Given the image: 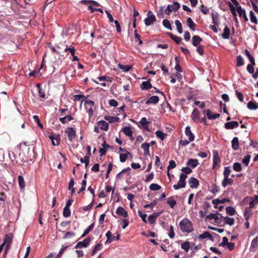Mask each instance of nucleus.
<instances>
[{
	"label": "nucleus",
	"mask_w": 258,
	"mask_h": 258,
	"mask_svg": "<svg viewBox=\"0 0 258 258\" xmlns=\"http://www.w3.org/2000/svg\"><path fill=\"white\" fill-rule=\"evenodd\" d=\"M191 118L195 122L199 120L200 118V112L197 108L194 109L191 115Z\"/></svg>",
	"instance_id": "10"
},
{
	"label": "nucleus",
	"mask_w": 258,
	"mask_h": 258,
	"mask_svg": "<svg viewBox=\"0 0 258 258\" xmlns=\"http://www.w3.org/2000/svg\"><path fill=\"white\" fill-rule=\"evenodd\" d=\"M102 247V244L101 243H98L97 244H96L94 246L92 254H94L97 251H98L99 250H100L101 249Z\"/></svg>",
	"instance_id": "63"
},
{
	"label": "nucleus",
	"mask_w": 258,
	"mask_h": 258,
	"mask_svg": "<svg viewBox=\"0 0 258 258\" xmlns=\"http://www.w3.org/2000/svg\"><path fill=\"white\" fill-rule=\"evenodd\" d=\"M157 201H158V199H156L154 200L150 204L144 205V208H150L151 209H153V207H155L157 204Z\"/></svg>",
	"instance_id": "48"
},
{
	"label": "nucleus",
	"mask_w": 258,
	"mask_h": 258,
	"mask_svg": "<svg viewBox=\"0 0 258 258\" xmlns=\"http://www.w3.org/2000/svg\"><path fill=\"white\" fill-rule=\"evenodd\" d=\"M33 119H34V120L37 122V125L38 126L41 128V129L43 128V125L40 122V120H39V118L38 117V116L37 115H34L33 116Z\"/></svg>",
	"instance_id": "58"
},
{
	"label": "nucleus",
	"mask_w": 258,
	"mask_h": 258,
	"mask_svg": "<svg viewBox=\"0 0 258 258\" xmlns=\"http://www.w3.org/2000/svg\"><path fill=\"white\" fill-rule=\"evenodd\" d=\"M71 215V211L69 208L64 207L63 210V216L64 217H68Z\"/></svg>",
	"instance_id": "52"
},
{
	"label": "nucleus",
	"mask_w": 258,
	"mask_h": 258,
	"mask_svg": "<svg viewBox=\"0 0 258 258\" xmlns=\"http://www.w3.org/2000/svg\"><path fill=\"white\" fill-rule=\"evenodd\" d=\"M216 214L218 215H220L222 218H223L224 219V223L226 224L229 225V226H232L234 224V219L232 218H230L228 216L224 217L222 216L221 214H220L218 212H216Z\"/></svg>",
	"instance_id": "17"
},
{
	"label": "nucleus",
	"mask_w": 258,
	"mask_h": 258,
	"mask_svg": "<svg viewBox=\"0 0 258 258\" xmlns=\"http://www.w3.org/2000/svg\"><path fill=\"white\" fill-rule=\"evenodd\" d=\"M147 16L144 20V22L146 26H149L156 21V17L151 11H148Z\"/></svg>",
	"instance_id": "6"
},
{
	"label": "nucleus",
	"mask_w": 258,
	"mask_h": 258,
	"mask_svg": "<svg viewBox=\"0 0 258 258\" xmlns=\"http://www.w3.org/2000/svg\"><path fill=\"white\" fill-rule=\"evenodd\" d=\"M91 239L89 237L86 238L82 241V247H86L90 242Z\"/></svg>",
	"instance_id": "56"
},
{
	"label": "nucleus",
	"mask_w": 258,
	"mask_h": 258,
	"mask_svg": "<svg viewBox=\"0 0 258 258\" xmlns=\"http://www.w3.org/2000/svg\"><path fill=\"white\" fill-rule=\"evenodd\" d=\"M202 41V38H201L199 35H194L192 37V44L194 46H197L200 45Z\"/></svg>",
	"instance_id": "16"
},
{
	"label": "nucleus",
	"mask_w": 258,
	"mask_h": 258,
	"mask_svg": "<svg viewBox=\"0 0 258 258\" xmlns=\"http://www.w3.org/2000/svg\"><path fill=\"white\" fill-rule=\"evenodd\" d=\"M258 247V238L257 237L254 238L251 242L249 250L251 252H255Z\"/></svg>",
	"instance_id": "13"
},
{
	"label": "nucleus",
	"mask_w": 258,
	"mask_h": 258,
	"mask_svg": "<svg viewBox=\"0 0 258 258\" xmlns=\"http://www.w3.org/2000/svg\"><path fill=\"white\" fill-rule=\"evenodd\" d=\"M168 236L171 239H172L174 237L175 233L174 231V228L172 225H171L170 226V229H169V232L168 233Z\"/></svg>",
	"instance_id": "59"
},
{
	"label": "nucleus",
	"mask_w": 258,
	"mask_h": 258,
	"mask_svg": "<svg viewBox=\"0 0 258 258\" xmlns=\"http://www.w3.org/2000/svg\"><path fill=\"white\" fill-rule=\"evenodd\" d=\"M66 133L68 134L69 139L71 141H72L76 136V132L72 127H68Z\"/></svg>",
	"instance_id": "19"
},
{
	"label": "nucleus",
	"mask_w": 258,
	"mask_h": 258,
	"mask_svg": "<svg viewBox=\"0 0 258 258\" xmlns=\"http://www.w3.org/2000/svg\"><path fill=\"white\" fill-rule=\"evenodd\" d=\"M73 119V117L71 115H67L63 117L59 118V120L63 124H65Z\"/></svg>",
	"instance_id": "30"
},
{
	"label": "nucleus",
	"mask_w": 258,
	"mask_h": 258,
	"mask_svg": "<svg viewBox=\"0 0 258 258\" xmlns=\"http://www.w3.org/2000/svg\"><path fill=\"white\" fill-rule=\"evenodd\" d=\"M105 119L108 121L110 123L114 122V121H117L119 119V118L117 117L111 116H106L105 117Z\"/></svg>",
	"instance_id": "44"
},
{
	"label": "nucleus",
	"mask_w": 258,
	"mask_h": 258,
	"mask_svg": "<svg viewBox=\"0 0 258 258\" xmlns=\"http://www.w3.org/2000/svg\"><path fill=\"white\" fill-rule=\"evenodd\" d=\"M139 122L145 130L148 131H149L148 124L149 123V122L147 121L146 117L142 118Z\"/></svg>",
	"instance_id": "29"
},
{
	"label": "nucleus",
	"mask_w": 258,
	"mask_h": 258,
	"mask_svg": "<svg viewBox=\"0 0 258 258\" xmlns=\"http://www.w3.org/2000/svg\"><path fill=\"white\" fill-rule=\"evenodd\" d=\"M139 216L142 218V221L145 223H147V214H143L141 211H138V212Z\"/></svg>",
	"instance_id": "55"
},
{
	"label": "nucleus",
	"mask_w": 258,
	"mask_h": 258,
	"mask_svg": "<svg viewBox=\"0 0 258 258\" xmlns=\"http://www.w3.org/2000/svg\"><path fill=\"white\" fill-rule=\"evenodd\" d=\"M181 171L185 174H189L192 172V170L189 167H182Z\"/></svg>",
	"instance_id": "64"
},
{
	"label": "nucleus",
	"mask_w": 258,
	"mask_h": 258,
	"mask_svg": "<svg viewBox=\"0 0 258 258\" xmlns=\"http://www.w3.org/2000/svg\"><path fill=\"white\" fill-rule=\"evenodd\" d=\"M128 155H130L131 156H132V154L128 152V151H126V153H121L119 155V159H120V161L121 162H124L126 161V158H127V156Z\"/></svg>",
	"instance_id": "35"
},
{
	"label": "nucleus",
	"mask_w": 258,
	"mask_h": 258,
	"mask_svg": "<svg viewBox=\"0 0 258 258\" xmlns=\"http://www.w3.org/2000/svg\"><path fill=\"white\" fill-rule=\"evenodd\" d=\"M221 160L220 159L219 153L217 151L215 150L213 151V169L219 168L220 166Z\"/></svg>",
	"instance_id": "5"
},
{
	"label": "nucleus",
	"mask_w": 258,
	"mask_h": 258,
	"mask_svg": "<svg viewBox=\"0 0 258 258\" xmlns=\"http://www.w3.org/2000/svg\"><path fill=\"white\" fill-rule=\"evenodd\" d=\"M247 107L250 110H256L258 108L257 103L252 101H250L247 103Z\"/></svg>",
	"instance_id": "32"
},
{
	"label": "nucleus",
	"mask_w": 258,
	"mask_h": 258,
	"mask_svg": "<svg viewBox=\"0 0 258 258\" xmlns=\"http://www.w3.org/2000/svg\"><path fill=\"white\" fill-rule=\"evenodd\" d=\"M201 11L204 14H207L209 12V10L208 9V8L204 6V5H201L200 7Z\"/></svg>",
	"instance_id": "62"
},
{
	"label": "nucleus",
	"mask_w": 258,
	"mask_h": 258,
	"mask_svg": "<svg viewBox=\"0 0 258 258\" xmlns=\"http://www.w3.org/2000/svg\"><path fill=\"white\" fill-rule=\"evenodd\" d=\"M149 188L152 190H157L160 189L161 187L156 183H152L149 186Z\"/></svg>",
	"instance_id": "53"
},
{
	"label": "nucleus",
	"mask_w": 258,
	"mask_h": 258,
	"mask_svg": "<svg viewBox=\"0 0 258 258\" xmlns=\"http://www.w3.org/2000/svg\"><path fill=\"white\" fill-rule=\"evenodd\" d=\"M181 231L184 233H189L193 231V226L191 222L187 218H184L179 223Z\"/></svg>",
	"instance_id": "1"
},
{
	"label": "nucleus",
	"mask_w": 258,
	"mask_h": 258,
	"mask_svg": "<svg viewBox=\"0 0 258 258\" xmlns=\"http://www.w3.org/2000/svg\"><path fill=\"white\" fill-rule=\"evenodd\" d=\"M254 66L255 65H253L251 64H249L247 65L246 70L249 74H252H252H253V73L254 72Z\"/></svg>",
	"instance_id": "57"
},
{
	"label": "nucleus",
	"mask_w": 258,
	"mask_h": 258,
	"mask_svg": "<svg viewBox=\"0 0 258 258\" xmlns=\"http://www.w3.org/2000/svg\"><path fill=\"white\" fill-rule=\"evenodd\" d=\"M106 237H107V240L105 242V243H111V242L114 240H118L119 239L120 235L117 234V236H114L112 235L111 232L110 231L107 232L105 234Z\"/></svg>",
	"instance_id": "7"
},
{
	"label": "nucleus",
	"mask_w": 258,
	"mask_h": 258,
	"mask_svg": "<svg viewBox=\"0 0 258 258\" xmlns=\"http://www.w3.org/2000/svg\"><path fill=\"white\" fill-rule=\"evenodd\" d=\"M249 16H250V21L255 24H257V18H256L254 13L252 11H250Z\"/></svg>",
	"instance_id": "42"
},
{
	"label": "nucleus",
	"mask_w": 258,
	"mask_h": 258,
	"mask_svg": "<svg viewBox=\"0 0 258 258\" xmlns=\"http://www.w3.org/2000/svg\"><path fill=\"white\" fill-rule=\"evenodd\" d=\"M244 64V60L243 58L240 56H237L236 57V66L240 67Z\"/></svg>",
	"instance_id": "45"
},
{
	"label": "nucleus",
	"mask_w": 258,
	"mask_h": 258,
	"mask_svg": "<svg viewBox=\"0 0 258 258\" xmlns=\"http://www.w3.org/2000/svg\"><path fill=\"white\" fill-rule=\"evenodd\" d=\"M84 101L85 102V107L86 109H88V106H89V108L88 109V112L89 115H92L93 110L92 107L94 105V102L89 99L88 97H86L85 96L82 95V103Z\"/></svg>",
	"instance_id": "3"
},
{
	"label": "nucleus",
	"mask_w": 258,
	"mask_h": 258,
	"mask_svg": "<svg viewBox=\"0 0 258 258\" xmlns=\"http://www.w3.org/2000/svg\"><path fill=\"white\" fill-rule=\"evenodd\" d=\"M186 185V181L181 180L179 179L178 183L176 184L173 185V187L175 190H177L180 188L185 187Z\"/></svg>",
	"instance_id": "25"
},
{
	"label": "nucleus",
	"mask_w": 258,
	"mask_h": 258,
	"mask_svg": "<svg viewBox=\"0 0 258 258\" xmlns=\"http://www.w3.org/2000/svg\"><path fill=\"white\" fill-rule=\"evenodd\" d=\"M232 148L233 150H236L239 148V144L237 137H234L231 141Z\"/></svg>",
	"instance_id": "26"
},
{
	"label": "nucleus",
	"mask_w": 258,
	"mask_h": 258,
	"mask_svg": "<svg viewBox=\"0 0 258 258\" xmlns=\"http://www.w3.org/2000/svg\"><path fill=\"white\" fill-rule=\"evenodd\" d=\"M163 25L165 27H166V28L170 30H171L172 29L170 22L167 19H164L163 20Z\"/></svg>",
	"instance_id": "47"
},
{
	"label": "nucleus",
	"mask_w": 258,
	"mask_h": 258,
	"mask_svg": "<svg viewBox=\"0 0 258 258\" xmlns=\"http://www.w3.org/2000/svg\"><path fill=\"white\" fill-rule=\"evenodd\" d=\"M175 24L176 26L178 32L179 34H181L182 33V28L181 22L178 20H176L175 21Z\"/></svg>",
	"instance_id": "40"
},
{
	"label": "nucleus",
	"mask_w": 258,
	"mask_h": 258,
	"mask_svg": "<svg viewBox=\"0 0 258 258\" xmlns=\"http://www.w3.org/2000/svg\"><path fill=\"white\" fill-rule=\"evenodd\" d=\"M99 127L102 130L107 131L109 128L108 123L104 120L99 121L98 122Z\"/></svg>",
	"instance_id": "20"
},
{
	"label": "nucleus",
	"mask_w": 258,
	"mask_h": 258,
	"mask_svg": "<svg viewBox=\"0 0 258 258\" xmlns=\"http://www.w3.org/2000/svg\"><path fill=\"white\" fill-rule=\"evenodd\" d=\"M236 11L238 13L240 17H243L245 21H248V19L246 15V12L244 9H242L241 6H239L236 8Z\"/></svg>",
	"instance_id": "12"
},
{
	"label": "nucleus",
	"mask_w": 258,
	"mask_h": 258,
	"mask_svg": "<svg viewBox=\"0 0 258 258\" xmlns=\"http://www.w3.org/2000/svg\"><path fill=\"white\" fill-rule=\"evenodd\" d=\"M13 238V235L12 233H9L5 235L4 241L3 244H4V245H6V246L5 249V254L3 255V258L5 257L6 253L12 244Z\"/></svg>",
	"instance_id": "4"
},
{
	"label": "nucleus",
	"mask_w": 258,
	"mask_h": 258,
	"mask_svg": "<svg viewBox=\"0 0 258 258\" xmlns=\"http://www.w3.org/2000/svg\"><path fill=\"white\" fill-rule=\"evenodd\" d=\"M149 148L150 144L148 143H144L141 145V148L144 150V155L150 156Z\"/></svg>",
	"instance_id": "23"
},
{
	"label": "nucleus",
	"mask_w": 258,
	"mask_h": 258,
	"mask_svg": "<svg viewBox=\"0 0 258 258\" xmlns=\"http://www.w3.org/2000/svg\"><path fill=\"white\" fill-rule=\"evenodd\" d=\"M197 51L200 55H203L204 54V47L203 45H199L197 46Z\"/></svg>",
	"instance_id": "51"
},
{
	"label": "nucleus",
	"mask_w": 258,
	"mask_h": 258,
	"mask_svg": "<svg viewBox=\"0 0 258 258\" xmlns=\"http://www.w3.org/2000/svg\"><path fill=\"white\" fill-rule=\"evenodd\" d=\"M162 213V212H155L152 215H150L148 218L147 222L149 221V224H153L156 221V219Z\"/></svg>",
	"instance_id": "8"
},
{
	"label": "nucleus",
	"mask_w": 258,
	"mask_h": 258,
	"mask_svg": "<svg viewBox=\"0 0 258 258\" xmlns=\"http://www.w3.org/2000/svg\"><path fill=\"white\" fill-rule=\"evenodd\" d=\"M123 133L127 137H130L131 139H133V132L132 131L130 126H125L122 130Z\"/></svg>",
	"instance_id": "21"
},
{
	"label": "nucleus",
	"mask_w": 258,
	"mask_h": 258,
	"mask_svg": "<svg viewBox=\"0 0 258 258\" xmlns=\"http://www.w3.org/2000/svg\"><path fill=\"white\" fill-rule=\"evenodd\" d=\"M18 180L20 188L21 189H24L25 187V182L23 177L22 175H19Z\"/></svg>",
	"instance_id": "33"
},
{
	"label": "nucleus",
	"mask_w": 258,
	"mask_h": 258,
	"mask_svg": "<svg viewBox=\"0 0 258 258\" xmlns=\"http://www.w3.org/2000/svg\"><path fill=\"white\" fill-rule=\"evenodd\" d=\"M226 212L227 214L233 216L235 214L236 211L233 207L229 206L226 208Z\"/></svg>",
	"instance_id": "37"
},
{
	"label": "nucleus",
	"mask_w": 258,
	"mask_h": 258,
	"mask_svg": "<svg viewBox=\"0 0 258 258\" xmlns=\"http://www.w3.org/2000/svg\"><path fill=\"white\" fill-rule=\"evenodd\" d=\"M49 138L51 140L53 145L59 144V140H58L57 138H54L53 136H50Z\"/></svg>",
	"instance_id": "61"
},
{
	"label": "nucleus",
	"mask_w": 258,
	"mask_h": 258,
	"mask_svg": "<svg viewBox=\"0 0 258 258\" xmlns=\"http://www.w3.org/2000/svg\"><path fill=\"white\" fill-rule=\"evenodd\" d=\"M204 113H206V115L207 116V118L209 119H212V116L213 114H212L213 112L210 109H207L206 110H204Z\"/></svg>",
	"instance_id": "60"
},
{
	"label": "nucleus",
	"mask_w": 258,
	"mask_h": 258,
	"mask_svg": "<svg viewBox=\"0 0 258 258\" xmlns=\"http://www.w3.org/2000/svg\"><path fill=\"white\" fill-rule=\"evenodd\" d=\"M170 6H171L172 10L175 12L178 11L180 8V4L177 2H174L173 5H170Z\"/></svg>",
	"instance_id": "41"
},
{
	"label": "nucleus",
	"mask_w": 258,
	"mask_h": 258,
	"mask_svg": "<svg viewBox=\"0 0 258 258\" xmlns=\"http://www.w3.org/2000/svg\"><path fill=\"white\" fill-rule=\"evenodd\" d=\"M185 134L188 138L189 141L192 142L194 140L195 136L191 132L190 127L189 126L185 127Z\"/></svg>",
	"instance_id": "15"
},
{
	"label": "nucleus",
	"mask_w": 258,
	"mask_h": 258,
	"mask_svg": "<svg viewBox=\"0 0 258 258\" xmlns=\"http://www.w3.org/2000/svg\"><path fill=\"white\" fill-rule=\"evenodd\" d=\"M233 168L236 172H240L242 170L241 164L238 162H235L233 164Z\"/></svg>",
	"instance_id": "43"
},
{
	"label": "nucleus",
	"mask_w": 258,
	"mask_h": 258,
	"mask_svg": "<svg viewBox=\"0 0 258 258\" xmlns=\"http://www.w3.org/2000/svg\"><path fill=\"white\" fill-rule=\"evenodd\" d=\"M167 34L177 44H179L181 42V38L180 37L174 35L170 32H168Z\"/></svg>",
	"instance_id": "34"
},
{
	"label": "nucleus",
	"mask_w": 258,
	"mask_h": 258,
	"mask_svg": "<svg viewBox=\"0 0 258 258\" xmlns=\"http://www.w3.org/2000/svg\"><path fill=\"white\" fill-rule=\"evenodd\" d=\"M199 238L200 239H205L206 238H209L210 239H212V236L210 234L209 232L205 231L203 233L200 234L199 236Z\"/></svg>",
	"instance_id": "39"
},
{
	"label": "nucleus",
	"mask_w": 258,
	"mask_h": 258,
	"mask_svg": "<svg viewBox=\"0 0 258 258\" xmlns=\"http://www.w3.org/2000/svg\"><path fill=\"white\" fill-rule=\"evenodd\" d=\"M159 99L157 96H153L150 97L146 101V104H156L159 102Z\"/></svg>",
	"instance_id": "22"
},
{
	"label": "nucleus",
	"mask_w": 258,
	"mask_h": 258,
	"mask_svg": "<svg viewBox=\"0 0 258 258\" xmlns=\"http://www.w3.org/2000/svg\"><path fill=\"white\" fill-rule=\"evenodd\" d=\"M198 164V160L196 159H189L186 164L188 166L193 168H195Z\"/></svg>",
	"instance_id": "28"
},
{
	"label": "nucleus",
	"mask_w": 258,
	"mask_h": 258,
	"mask_svg": "<svg viewBox=\"0 0 258 258\" xmlns=\"http://www.w3.org/2000/svg\"><path fill=\"white\" fill-rule=\"evenodd\" d=\"M223 33L222 34V37L224 39H229L230 36V29L226 26L223 30Z\"/></svg>",
	"instance_id": "31"
},
{
	"label": "nucleus",
	"mask_w": 258,
	"mask_h": 258,
	"mask_svg": "<svg viewBox=\"0 0 258 258\" xmlns=\"http://www.w3.org/2000/svg\"><path fill=\"white\" fill-rule=\"evenodd\" d=\"M231 172L229 166L225 167L223 172L224 177H229Z\"/></svg>",
	"instance_id": "54"
},
{
	"label": "nucleus",
	"mask_w": 258,
	"mask_h": 258,
	"mask_svg": "<svg viewBox=\"0 0 258 258\" xmlns=\"http://www.w3.org/2000/svg\"><path fill=\"white\" fill-rule=\"evenodd\" d=\"M140 88L142 90H147L152 88V84L148 80L143 82L140 85Z\"/></svg>",
	"instance_id": "18"
},
{
	"label": "nucleus",
	"mask_w": 258,
	"mask_h": 258,
	"mask_svg": "<svg viewBox=\"0 0 258 258\" xmlns=\"http://www.w3.org/2000/svg\"><path fill=\"white\" fill-rule=\"evenodd\" d=\"M82 4L88 6V10H90L91 13L95 11L99 12L103 14V10L100 8H94L93 6L98 7L99 4L94 1L82 0Z\"/></svg>",
	"instance_id": "2"
},
{
	"label": "nucleus",
	"mask_w": 258,
	"mask_h": 258,
	"mask_svg": "<svg viewBox=\"0 0 258 258\" xmlns=\"http://www.w3.org/2000/svg\"><path fill=\"white\" fill-rule=\"evenodd\" d=\"M188 182L191 188H197L199 185V180L194 177H191L189 180Z\"/></svg>",
	"instance_id": "11"
},
{
	"label": "nucleus",
	"mask_w": 258,
	"mask_h": 258,
	"mask_svg": "<svg viewBox=\"0 0 258 258\" xmlns=\"http://www.w3.org/2000/svg\"><path fill=\"white\" fill-rule=\"evenodd\" d=\"M167 203L169 205L171 208H173L176 205V201L171 197L167 199Z\"/></svg>",
	"instance_id": "36"
},
{
	"label": "nucleus",
	"mask_w": 258,
	"mask_h": 258,
	"mask_svg": "<svg viewBox=\"0 0 258 258\" xmlns=\"http://www.w3.org/2000/svg\"><path fill=\"white\" fill-rule=\"evenodd\" d=\"M181 247L186 252H187L190 248V243L188 241L184 242L181 244Z\"/></svg>",
	"instance_id": "46"
},
{
	"label": "nucleus",
	"mask_w": 258,
	"mask_h": 258,
	"mask_svg": "<svg viewBox=\"0 0 258 258\" xmlns=\"http://www.w3.org/2000/svg\"><path fill=\"white\" fill-rule=\"evenodd\" d=\"M94 226V223L91 224L84 231L83 234H82V238L87 235L89 232L93 228Z\"/></svg>",
	"instance_id": "50"
},
{
	"label": "nucleus",
	"mask_w": 258,
	"mask_h": 258,
	"mask_svg": "<svg viewBox=\"0 0 258 258\" xmlns=\"http://www.w3.org/2000/svg\"><path fill=\"white\" fill-rule=\"evenodd\" d=\"M239 126V123L236 121H232L225 123V128L227 130H232L237 128Z\"/></svg>",
	"instance_id": "9"
},
{
	"label": "nucleus",
	"mask_w": 258,
	"mask_h": 258,
	"mask_svg": "<svg viewBox=\"0 0 258 258\" xmlns=\"http://www.w3.org/2000/svg\"><path fill=\"white\" fill-rule=\"evenodd\" d=\"M186 24L191 30H195V27L197 26V25L193 22L191 18H187Z\"/></svg>",
	"instance_id": "27"
},
{
	"label": "nucleus",
	"mask_w": 258,
	"mask_h": 258,
	"mask_svg": "<svg viewBox=\"0 0 258 258\" xmlns=\"http://www.w3.org/2000/svg\"><path fill=\"white\" fill-rule=\"evenodd\" d=\"M233 182V181L231 178H229V177H224V179L222 181V185L225 187L228 185H232Z\"/></svg>",
	"instance_id": "24"
},
{
	"label": "nucleus",
	"mask_w": 258,
	"mask_h": 258,
	"mask_svg": "<svg viewBox=\"0 0 258 258\" xmlns=\"http://www.w3.org/2000/svg\"><path fill=\"white\" fill-rule=\"evenodd\" d=\"M116 213L118 215L121 216L124 218H126L128 216L127 211L122 207L119 206L118 207L116 211Z\"/></svg>",
	"instance_id": "14"
},
{
	"label": "nucleus",
	"mask_w": 258,
	"mask_h": 258,
	"mask_svg": "<svg viewBox=\"0 0 258 258\" xmlns=\"http://www.w3.org/2000/svg\"><path fill=\"white\" fill-rule=\"evenodd\" d=\"M155 134L157 138L161 139L162 141L164 140L167 136V134L163 133L161 131H157L155 132Z\"/></svg>",
	"instance_id": "38"
},
{
	"label": "nucleus",
	"mask_w": 258,
	"mask_h": 258,
	"mask_svg": "<svg viewBox=\"0 0 258 258\" xmlns=\"http://www.w3.org/2000/svg\"><path fill=\"white\" fill-rule=\"evenodd\" d=\"M250 157H251L250 155H246V156H244L242 160V163L244 164L246 166L248 165Z\"/></svg>",
	"instance_id": "49"
}]
</instances>
